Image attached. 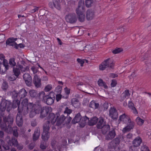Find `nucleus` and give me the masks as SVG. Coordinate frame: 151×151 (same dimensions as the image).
<instances>
[{
  "label": "nucleus",
  "mask_w": 151,
  "mask_h": 151,
  "mask_svg": "<svg viewBox=\"0 0 151 151\" xmlns=\"http://www.w3.org/2000/svg\"><path fill=\"white\" fill-rule=\"evenodd\" d=\"M21 106L20 101L18 99L13 100L12 103L10 101L3 99L0 104V109L1 112H4L6 109L7 111H9L12 109Z\"/></svg>",
  "instance_id": "f257e3e1"
},
{
  "label": "nucleus",
  "mask_w": 151,
  "mask_h": 151,
  "mask_svg": "<svg viewBox=\"0 0 151 151\" xmlns=\"http://www.w3.org/2000/svg\"><path fill=\"white\" fill-rule=\"evenodd\" d=\"M39 96L40 98V101L48 105L53 104L55 99V93L52 91L47 94L44 91H41Z\"/></svg>",
  "instance_id": "f03ea898"
},
{
  "label": "nucleus",
  "mask_w": 151,
  "mask_h": 151,
  "mask_svg": "<svg viewBox=\"0 0 151 151\" xmlns=\"http://www.w3.org/2000/svg\"><path fill=\"white\" fill-rule=\"evenodd\" d=\"M3 115V122L1 124L0 127L7 132L9 127H11V125L13 124L14 121L13 116L11 114H9L7 116H4Z\"/></svg>",
  "instance_id": "7ed1b4c3"
},
{
  "label": "nucleus",
  "mask_w": 151,
  "mask_h": 151,
  "mask_svg": "<svg viewBox=\"0 0 151 151\" xmlns=\"http://www.w3.org/2000/svg\"><path fill=\"white\" fill-rule=\"evenodd\" d=\"M49 122L47 123L44 124L43 126V132L42 134V138L43 141L47 142L50 136V133L49 132L50 126L49 125Z\"/></svg>",
  "instance_id": "20e7f679"
},
{
  "label": "nucleus",
  "mask_w": 151,
  "mask_h": 151,
  "mask_svg": "<svg viewBox=\"0 0 151 151\" xmlns=\"http://www.w3.org/2000/svg\"><path fill=\"white\" fill-rule=\"evenodd\" d=\"M28 106V108H29V109H32L37 114H39L40 113L41 109L43 106L38 101L35 102V103H29Z\"/></svg>",
  "instance_id": "39448f33"
},
{
  "label": "nucleus",
  "mask_w": 151,
  "mask_h": 151,
  "mask_svg": "<svg viewBox=\"0 0 151 151\" xmlns=\"http://www.w3.org/2000/svg\"><path fill=\"white\" fill-rule=\"evenodd\" d=\"M29 104L28 103V100L27 98L24 99L22 102L21 106H19L18 110H21L22 111H24V114H27L29 109V108L28 107V105Z\"/></svg>",
  "instance_id": "423d86ee"
},
{
  "label": "nucleus",
  "mask_w": 151,
  "mask_h": 151,
  "mask_svg": "<svg viewBox=\"0 0 151 151\" xmlns=\"http://www.w3.org/2000/svg\"><path fill=\"white\" fill-rule=\"evenodd\" d=\"M59 116L60 114L59 113H56V114H55L52 113H49L47 117L48 121H46L45 124L47 123L48 122H49V125L51 126L50 123L52 124H54Z\"/></svg>",
  "instance_id": "0eeeda50"
},
{
  "label": "nucleus",
  "mask_w": 151,
  "mask_h": 151,
  "mask_svg": "<svg viewBox=\"0 0 151 151\" xmlns=\"http://www.w3.org/2000/svg\"><path fill=\"white\" fill-rule=\"evenodd\" d=\"M18 112L16 117V122L17 124L19 127L22 125L23 124V119L22 116V114L25 115L27 114H24V111H22L21 110H18Z\"/></svg>",
  "instance_id": "6e6552de"
},
{
  "label": "nucleus",
  "mask_w": 151,
  "mask_h": 151,
  "mask_svg": "<svg viewBox=\"0 0 151 151\" xmlns=\"http://www.w3.org/2000/svg\"><path fill=\"white\" fill-rule=\"evenodd\" d=\"M84 2L83 0H81L79 1L78 7L76 9L77 14H80L84 13L85 11V7Z\"/></svg>",
  "instance_id": "1a4fd4ad"
},
{
  "label": "nucleus",
  "mask_w": 151,
  "mask_h": 151,
  "mask_svg": "<svg viewBox=\"0 0 151 151\" xmlns=\"http://www.w3.org/2000/svg\"><path fill=\"white\" fill-rule=\"evenodd\" d=\"M51 108L48 106H42L40 113V117L43 118L46 117L50 113Z\"/></svg>",
  "instance_id": "9d476101"
},
{
  "label": "nucleus",
  "mask_w": 151,
  "mask_h": 151,
  "mask_svg": "<svg viewBox=\"0 0 151 151\" xmlns=\"http://www.w3.org/2000/svg\"><path fill=\"white\" fill-rule=\"evenodd\" d=\"M66 21L71 23L76 22L77 21V18L75 14H69L65 17Z\"/></svg>",
  "instance_id": "9b49d317"
},
{
  "label": "nucleus",
  "mask_w": 151,
  "mask_h": 151,
  "mask_svg": "<svg viewBox=\"0 0 151 151\" xmlns=\"http://www.w3.org/2000/svg\"><path fill=\"white\" fill-rule=\"evenodd\" d=\"M41 79L37 74H35L33 79V83L35 86L37 88H40L41 86Z\"/></svg>",
  "instance_id": "f8f14e48"
},
{
  "label": "nucleus",
  "mask_w": 151,
  "mask_h": 151,
  "mask_svg": "<svg viewBox=\"0 0 151 151\" xmlns=\"http://www.w3.org/2000/svg\"><path fill=\"white\" fill-rule=\"evenodd\" d=\"M23 78L27 86H32V77L28 73H24L23 75Z\"/></svg>",
  "instance_id": "ddd939ff"
},
{
  "label": "nucleus",
  "mask_w": 151,
  "mask_h": 151,
  "mask_svg": "<svg viewBox=\"0 0 151 151\" xmlns=\"http://www.w3.org/2000/svg\"><path fill=\"white\" fill-rule=\"evenodd\" d=\"M118 113L116 109L111 107L109 110V116L113 120L116 119L118 118Z\"/></svg>",
  "instance_id": "4468645a"
},
{
  "label": "nucleus",
  "mask_w": 151,
  "mask_h": 151,
  "mask_svg": "<svg viewBox=\"0 0 151 151\" xmlns=\"http://www.w3.org/2000/svg\"><path fill=\"white\" fill-rule=\"evenodd\" d=\"M49 7L52 8L55 7L58 10L61 9L60 1L59 0H53L52 2H50L49 3Z\"/></svg>",
  "instance_id": "2eb2a0df"
},
{
  "label": "nucleus",
  "mask_w": 151,
  "mask_h": 151,
  "mask_svg": "<svg viewBox=\"0 0 151 151\" xmlns=\"http://www.w3.org/2000/svg\"><path fill=\"white\" fill-rule=\"evenodd\" d=\"M86 18L87 20H91L94 17V11L91 9H88L86 12Z\"/></svg>",
  "instance_id": "dca6fc26"
},
{
  "label": "nucleus",
  "mask_w": 151,
  "mask_h": 151,
  "mask_svg": "<svg viewBox=\"0 0 151 151\" xmlns=\"http://www.w3.org/2000/svg\"><path fill=\"white\" fill-rule=\"evenodd\" d=\"M116 135L115 129H112L111 130H109V133L106 135L105 139L107 140H109L113 139Z\"/></svg>",
  "instance_id": "f3484780"
},
{
  "label": "nucleus",
  "mask_w": 151,
  "mask_h": 151,
  "mask_svg": "<svg viewBox=\"0 0 151 151\" xmlns=\"http://www.w3.org/2000/svg\"><path fill=\"white\" fill-rule=\"evenodd\" d=\"M41 91L38 93L37 91L34 90H29V93L30 96L32 98L35 99L38 98L40 101V98L39 96Z\"/></svg>",
  "instance_id": "a211bd4d"
},
{
  "label": "nucleus",
  "mask_w": 151,
  "mask_h": 151,
  "mask_svg": "<svg viewBox=\"0 0 151 151\" xmlns=\"http://www.w3.org/2000/svg\"><path fill=\"white\" fill-rule=\"evenodd\" d=\"M133 136V135L132 133H129L125 136H123L122 135L120 137L125 142H131L132 140Z\"/></svg>",
  "instance_id": "6ab92c4d"
},
{
  "label": "nucleus",
  "mask_w": 151,
  "mask_h": 151,
  "mask_svg": "<svg viewBox=\"0 0 151 151\" xmlns=\"http://www.w3.org/2000/svg\"><path fill=\"white\" fill-rule=\"evenodd\" d=\"M129 123V124L124 128V131L125 132L129 131L134 127V122L132 121L130 119V120L128 121L127 123Z\"/></svg>",
  "instance_id": "aec40b11"
},
{
  "label": "nucleus",
  "mask_w": 151,
  "mask_h": 151,
  "mask_svg": "<svg viewBox=\"0 0 151 151\" xmlns=\"http://www.w3.org/2000/svg\"><path fill=\"white\" fill-rule=\"evenodd\" d=\"M130 119L129 116L125 114H124L119 116V121L123 122L124 123H127L128 121L130 120Z\"/></svg>",
  "instance_id": "412c9836"
},
{
  "label": "nucleus",
  "mask_w": 151,
  "mask_h": 151,
  "mask_svg": "<svg viewBox=\"0 0 151 151\" xmlns=\"http://www.w3.org/2000/svg\"><path fill=\"white\" fill-rule=\"evenodd\" d=\"M106 122L105 119L102 117L99 118V121H98V123L97 124V127L98 129H100L104 125H106Z\"/></svg>",
  "instance_id": "4be33fe9"
},
{
  "label": "nucleus",
  "mask_w": 151,
  "mask_h": 151,
  "mask_svg": "<svg viewBox=\"0 0 151 151\" xmlns=\"http://www.w3.org/2000/svg\"><path fill=\"white\" fill-rule=\"evenodd\" d=\"M82 116L80 113H78L74 117L72 120L71 123L74 124L78 123L80 121Z\"/></svg>",
  "instance_id": "5701e85b"
},
{
  "label": "nucleus",
  "mask_w": 151,
  "mask_h": 151,
  "mask_svg": "<svg viewBox=\"0 0 151 151\" xmlns=\"http://www.w3.org/2000/svg\"><path fill=\"white\" fill-rule=\"evenodd\" d=\"M71 104L75 108H79L80 106V104L78 99L74 98L72 99L71 100Z\"/></svg>",
  "instance_id": "b1692460"
},
{
  "label": "nucleus",
  "mask_w": 151,
  "mask_h": 151,
  "mask_svg": "<svg viewBox=\"0 0 151 151\" xmlns=\"http://www.w3.org/2000/svg\"><path fill=\"white\" fill-rule=\"evenodd\" d=\"M130 95L129 90H125L121 95L120 101H122L127 97H128Z\"/></svg>",
  "instance_id": "393cba45"
},
{
  "label": "nucleus",
  "mask_w": 151,
  "mask_h": 151,
  "mask_svg": "<svg viewBox=\"0 0 151 151\" xmlns=\"http://www.w3.org/2000/svg\"><path fill=\"white\" fill-rule=\"evenodd\" d=\"M128 107L131 110L132 112L135 114H137L138 113L137 110L134 107V103L131 101H129L128 104Z\"/></svg>",
  "instance_id": "a878e982"
},
{
  "label": "nucleus",
  "mask_w": 151,
  "mask_h": 151,
  "mask_svg": "<svg viewBox=\"0 0 151 151\" xmlns=\"http://www.w3.org/2000/svg\"><path fill=\"white\" fill-rule=\"evenodd\" d=\"M40 131L39 128L35 129L34 133L33 134V141H36L39 138L40 136Z\"/></svg>",
  "instance_id": "bb28decb"
},
{
  "label": "nucleus",
  "mask_w": 151,
  "mask_h": 151,
  "mask_svg": "<svg viewBox=\"0 0 151 151\" xmlns=\"http://www.w3.org/2000/svg\"><path fill=\"white\" fill-rule=\"evenodd\" d=\"M89 118L87 117L86 116H85L81 117V119L79 122L80 127H83L86 125L87 121H88V119Z\"/></svg>",
  "instance_id": "cd10ccee"
},
{
  "label": "nucleus",
  "mask_w": 151,
  "mask_h": 151,
  "mask_svg": "<svg viewBox=\"0 0 151 151\" xmlns=\"http://www.w3.org/2000/svg\"><path fill=\"white\" fill-rule=\"evenodd\" d=\"M17 127H9L8 131L11 132H12L13 135L15 137H17L18 136V134L17 132Z\"/></svg>",
  "instance_id": "c85d7f7f"
},
{
  "label": "nucleus",
  "mask_w": 151,
  "mask_h": 151,
  "mask_svg": "<svg viewBox=\"0 0 151 151\" xmlns=\"http://www.w3.org/2000/svg\"><path fill=\"white\" fill-rule=\"evenodd\" d=\"M18 93V96L21 99L25 98L27 95V92L24 88L19 90Z\"/></svg>",
  "instance_id": "c756f323"
},
{
  "label": "nucleus",
  "mask_w": 151,
  "mask_h": 151,
  "mask_svg": "<svg viewBox=\"0 0 151 151\" xmlns=\"http://www.w3.org/2000/svg\"><path fill=\"white\" fill-rule=\"evenodd\" d=\"M98 119L96 117H94L88 119V124L90 126H92L98 122Z\"/></svg>",
  "instance_id": "7c9ffc66"
},
{
  "label": "nucleus",
  "mask_w": 151,
  "mask_h": 151,
  "mask_svg": "<svg viewBox=\"0 0 151 151\" xmlns=\"http://www.w3.org/2000/svg\"><path fill=\"white\" fill-rule=\"evenodd\" d=\"M110 126L109 124H106L104 125L100 129L102 133L105 135L106 134L108 131L110 130Z\"/></svg>",
  "instance_id": "2f4dec72"
},
{
  "label": "nucleus",
  "mask_w": 151,
  "mask_h": 151,
  "mask_svg": "<svg viewBox=\"0 0 151 151\" xmlns=\"http://www.w3.org/2000/svg\"><path fill=\"white\" fill-rule=\"evenodd\" d=\"M142 142V139L139 137H136L132 141V144L137 147L140 145Z\"/></svg>",
  "instance_id": "473e14b6"
},
{
  "label": "nucleus",
  "mask_w": 151,
  "mask_h": 151,
  "mask_svg": "<svg viewBox=\"0 0 151 151\" xmlns=\"http://www.w3.org/2000/svg\"><path fill=\"white\" fill-rule=\"evenodd\" d=\"M108 61L106 59L102 62L101 64L99 65V69L100 70H104L106 68H109L108 64L106 61Z\"/></svg>",
  "instance_id": "72a5a7b5"
},
{
  "label": "nucleus",
  "mask_w": 151,
  "mask_h": 151,
  "mask_svg": "<svg viewBox=\"0 0 151 151\" xmlns=\"http://www.w3.org/2000/svg\"><path fill=\"white\" fill-rule=\"evenodd\" d=\"M8 144L10 146L16 145V144L18 143L17 139L14 137H12L11 140H9L7 142Z\"/></svg>",
  "instance_id": "f704fd0d"
},
{
  "label": "nucleus",
  "mask_w": 151,
  "mask_h": 151,
  "mask_svg": "<svg viewBox=\"0 0 151 151\" xmlns=\"http://www.w3.org/2000/svg\"><path fill=\"white\" fill-rule=\"evenodd\" d=\"M15 58L13 57L10 58L9 60V69H12L13 68L15 67L14 66H16V63L15 62Z\"/></svg>",
  "instance_id": "c9c22d12"
},
{
  "label": "nucleus",
  "mask_w": 151,
  "mask_h": 151,
  "mask_svg": "<svg viewBox=\"0 0 151 151\" xmlns=\"http://www.w3.org/2000/svg\"><path fill=\"white\" fill-rule=\"evenodd\" d=\"M65 119V116L63 114L61 116L57 119L56 125L58 126L60 125L63 122Z\"/></svg>",
  "instance_id": "e433bc0d"
},
{
  "label": "nucleus",
  "mask_w": 151,
  "mask_h": 151,
  "mask_svg": "<svg viewBox=\"0 0 151 151\" xmlns=\"http://www.w3.org/2000/svg\"><path fill=\"white\" fill-rule=\"evenodd\" d=\"M106 60H108L106 61V62L108 64L109 68L112 69H114V63H113V60L111 58H109L106 59Z\"/></svg>",
  "instance_id": "4c0bfd02"
},
{
  "label": "nucleus",
  "mask_w": 151,
  "mask_h": 151,
  "mask_svg": "<svg viewBox=\"0 0 151 151\" xmlns=\"http://www.w3.org/2000/svg\"><path fill=\"white\" fill-rule=\"evenodd\" d=\"M13 68V72L14 75L17 78H19V75L21 74L20 68H17L14 67Z\"/></svg>",
  "instance_id": "58836bf2"
},
{
  "label": "nucleus",
  "mask_w": 151,
  "mask_h": 151,
  "mask_svg": "<svg viewBox=\"0 0 151 151\" xmlns=\"http://www.w3.org/2000/svg\"><path fill=\"white\" fill-rule=\"evenodd\" d=\"M89 107L96 109L99 107V104L98 103H96L94 101H92L89 104Z\"/></svg>",
  "instance_id": "ea45409f"
},
{
  "label": "nucleus",
  "mask_w": 151,
  "mask_h": 151,
  "mask_svg": "<svg viewBox=\"0 0 151 151\" xmlns=\"http://www.w3.org/2000/svg\"><path fill=\"white\" fill-rule=\"evenodd\" d=\"M9 87L7 82L6 81H4L1 86V88L2 90L6 92L8 89Z\"/></svg>",
  "instance_id": "a19ab883"
},
{
  "label": "nucleus",
  "mask_w": 151,
  "mask_h": 151,
  "mask_svg": "<svg viewBox=\"0 0 151 151\" xmlns=\"http://www.w3.org/2000/svg\"><path fill=\"white\" fill-rule=\"evenodd\" d=\"M98 83L99 86L103 87L105 89L108 88V86L106 85V83L104 82L101 79H99L98 81Z\"/></svg>",
  "instance_id": "79ce46f5"
},
{
  "label": "nucleus",
  "mask_w": 151,
  "mask_h": 151,
  "mask_svg": "<svg viewBox=\"0 0 151 151\" xmlns=\"http://www.w3.org/2000/svg\"><path fill=\"white\" fill-rule=\"evenodd\" d=\"M6 45L14 46V47H15V45L11 37L9 38L6 40Z\"/></svg>",
  "instance_id": "37998d69"
},
{
  "label": "nucleus",
  "mask_w": 151,
  "mask_h": 151,
  "mask_svg": "<svg viewBox=\"0 0 151 151\" xmlns=\"http://www.w3.org/2000/svg\"><path fill=\"white\" fill-rule=\"evenodd\" d=\"M121 136H122V135H119L117 137L112 140L117 145L119 144L120 140H122L123 139L122 138H121Z\"/></svg>",
  "instance_id": "c03bdc74"
},
{
  "label": "nucleus",
  "mask_w": 151,
  "mask_h": 151,
  "mask_svg": "<svg viewBox=\"0 0 151 151\" xmlns=\"http://www.w3.org/2000/svg\"><path fill=\"white\" fill-rule=\"evenodd\" d=\"M18 93L17 91L16 90H14L12 92V98L14 100L18 99Z\"/></svg>",
  "instance_id": "a18cd8bd"
},
{
  "label": "nucleus",
  "mask_w": 151,
  "mask_h": 151,
  "mask_svg": "<svg viewBox=\"0 0 151 151\" xmlns=\"http://www.w3.org/2000/svg\"><path fill=\"white\" fill-rule=\"evenodd\" d=\"M78 20L81 22H83L85 19V16L84 13L80 14H77Z\"/></svg>",
  "instance_id": "49530a36"
},
{
  "label": "nucleus",
  "mask_w": 151,
  "mask_h": 151,
  "mask_svg": "<svg viewBox=\"0 0 151 151\" xmlns=\"http://www.w3.org/2000/svg\"><path fill=\"white\" fill-rule=\"evenodd\" d=\"M136 122L137 124L140 126L142 125L144 123V120L139 117H138L136 119Z\"/></svg>",
  "instance_id": "de8ad7c7"
},
{
  "label": "nucleus",
  "mask_w": 151,
  "mask_h": 151,
  "mask_svg": "<svg viewBox=\"0 0 151 151\" xmlns=\"http://www.w3.org/2000/svg\"><path fill=\"white\" fill-rule=\"evenodd\" d=\"M117 145L114 142L111 141L109 143V146L108 148L110 149H116V147Z\"/></svg>",
  "instance_id": "09e8293b"
},
{
  "label": "nucleus",
  "mask_w": 151,
  "mask_h": 151,
  "mask_svg": "<svg viewBox=\"0 0 151 151\" xmlns=\"http://www.w3.org/2000/svg\"><path fill=\"white\" fill-rule=\"evenodd\" d=\"M123 51V49L122 48H116V49L112 51V53L114 54H116L122 52Z\"/></svg>",
  "instance_id": "8fccbe9b"
},
{
  "label": "nucleus",
  "mask_w": 151,
  "mask_h": 151,
  "mask_svg": "<svg viewBox=\"0 0 151 151\" xmlns=\"http://www.w3.org/2000/svg\"><path fill=\"white\" fill-rule=\"evenodd\" d=\"M86 6L87 7H90L91 6V4H93L92 0H85Z\"/></svg>",
  "instance_id": "3c124183"
},
{
  "label": "nucleus",
  "mask_w": 151,
  "mask_h": 151,
  "mask_svg": "<svg viewBox=\"0 0 151 151\" xmlns=\"http://www.w3.org/2000/svg\"><path fill=\"white\" fill-rule=\"evenodd\" d=\"M65 98L66 99H67L68 98V96H66L64 97V96H62V95L59 94H57L56 95V101L58 102L62 98Z\"/></svg>",
  "instance_id": "603ef678"
},
{
  "label": "nucleus",
  "mask_w": 151,
  "mask_h": 151,
  "mask_svg": "<svg viewBox=\"0 0 151 151\" xmlns=\"http://www.w3.org/2000/svg\"><path fill=\"white\" fill-rule=\"evenodd\" d=\"M72 112V110L69 109L68 107L65 108L64 111V114H67V115L70 114Z\"/></svg>",
  "instance_id": "864d4df0"
},
{
  "label": "nucleus",
  "mask_w": 151,
  "mask_h": 151,
  "mask_svg": "<svg viewBox=\"0 0 151 151\" xmlns=\"http://www.w3.org/2000/svg\"><path fill=\"white\" fill-rule=\"evenodd\" d=\"M46 142H45L44 141L41 142L40 147V148L42 150H45L47 146L46 144Z\"/></svg>",
  "instance_id": "5fc2aeb1"
},
{
  "label": "nucleus",
  "mask_w": 151,
  "mask_h": 151,
  "mask_svg": "<svg viewBox=\"0 0 151 151\" xmlns=\"http://www.w3.org/2000/svg\"><path fill=\"white\" fill-rule=\"evenodd\" d=\"M137 147L134 145L130 146L129 147V151H137Z\"/></svg>",
  "instance_id": "6e6d98bb"
},
{
  "label": "nucleus",
  "mask_w": 151,
  "mask_h": 151,
  "mask_svg": "<svg viewBox=\"0 0 151 151\" xmlns=\"http://www.w3.org/2000/svg\"><path fill=\"white\" fill-rule=\"evenodd\" d=\"M31 110L29 113V116L30 118H32L34 117L36 114H37L34 110L32 109Z\"/></svg>",
  "instance_id": "4d7b16f0"
},
{
  "label": "nucleus",
  "mask_w": 151,
  "mask_h": 151,
  "mask_svg": "<svg viewBox=\"0 0 151 151\" xmlns=\"http://www.w3.org/2000/svg\"><path fill=\"white\" fill-rule=\"evenodd\" d=\"M117 84L116 81L115 79H112L111 84V87H114Z\"/></svg>",
  "instance_id": "13d9d810"
},
{
  "label": "nucleus",
  "mask_w": 151,
  "mask_h": 151,
  "mask_svg": "<svg viewBox=\"0 0 151 151\" xmlns=\"http://www.w3.org/2000/svg\"><path fill=\"white\" fill-rule=\"evenodd\" d=\"M52 88V86L50 85H48L45 87V91L46 92H48L50 91Z\"/></svg>",
  "instance_id": "bf43d9fd"
},
{
  "label": "nucleus",
  "mask_w": 151,
  "mask_h": 151,
  "mask_svg": "<svg viewBox=\"0 0 151 151\" xmlns=\"http://www.w3.org/2000/svg\"><path fill=\"white\" fill-rule=\"evenodd\" d=\"M141 149V151H150L148 147L146 145L142 146Z\"/></svg>",
  "instance_id": "052dcab7"
},
{
  "label": "nucleus",
  "mask_w": 151,
  "mask_h": 151,
  "mask_svg": "<svg viewBox=\"0 0 151 151\" xmlns=\"http://www.w3.org/2000/svg\"><path fill=\"white\" fill-rule=\"evenodd\" d=\"M56 141L55 140H52L51 142V147L53 148H55V145H56Z\"/></svg>",
  "instance_id": "680f3d73"
},
{
  "label": "nucleus",
  "mask_w": 151,
  "mask_h": 151,
  "mask_svg": "<svg viewBox=\"0 0 151 151\" xmlns=\"http://www.w3.org/2000/svg\"><path fill=\"white\" fill-rule=\"evenodd\" d=\"M14 147H17V149L19 150H22L23 148V146L22 144H19L18 143L16 146H15Z\"/></svg>",
  "instance_id": "e2e57ef3"
},
{
  "label": "nucleus",
  "mask_w": 151,
  "mask_h": 151,
  "mask_svg": "<svg viewBox=\"0 0 151 151\" xmlns=\"http://www.w3.org/2000/svg\"><path fill=\"white\" fill-rule=\"evenodd\" d=\"M84 48V49H83V50H85V51L86 52L89 51L91 50V47L90 45H86Z\"/></svg>",
  "instance_id": "0e129e2a"
},
{
  "label": "nucleus",
  "mask_w": 151,
  "mask_h": 151,
  "mask_svg": "<svg viewBox=\"0 0 151 151\" xmlns=\"http://www.w3.org/2000/svg\"><path fill=\"white\" fill-rule=\"evenodd\" d=\"M64 90L65 91V93L67 95H69L70 93V89L69 88H68L67 87H65V88H64Z\"/></svg>",
  "instance_id": "69168bd1"
},
{
  "label": "nucleus",
  "mask_w": 151,
  "mask_h": 151,
  "mask_svg": "<svg viewBox=\"0 0 151 151\" xmlns=\"http://www.w3.org/2000/svg\"><path fill=\"white\" fill-rule=\"evenodd\" d=\"M17 78L16 77L9 76L8 77V79L10 81H14Z\"/></svg>",
  "instance_id": "338daca9"
},
{
  "label": "nucleus",
  "mask_w": 151,
  "mask_h": 151,
  "mask_svg": "<svg viewBox=\"0 0 151 151\" xmlns=\"http://www.w3.org/2000/svg\"><path fill=\"white\" fill-rule=\"evenodd\" d=\"M77 61L81 64V66H83L84 62L82 60L79 58H78L77 59Z\"/></svg>",
  "instance_id": "774afa93"
}]
</instances>
